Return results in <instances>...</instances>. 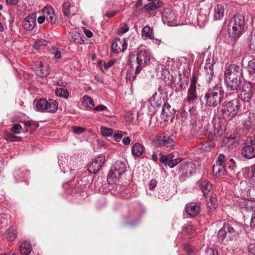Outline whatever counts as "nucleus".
I'll return each mask as SVG.
<instances>
[{
    "label": "nucleus",
    "mask_w": 255,
    "mask_h": 255,
    "mask_svg": "<svg viewBox=\"0 0 255 255\" xmlns=\"http://www.w3.org/2000/svg\"><path fill=\"white\" fill-rule=\"evenodd\" d=\"M217 60L213 54H210L206 59L204 71L208 83V92L205 95L206 104L210 107H216L221 102L224 91L222 87L214 82L216 77L214 76L213 66Z\"/></svg>",
    "instance_id": "f257e3e1"
},
{
    "label": "nucleus",
    "mask_w": 255,
    "mask_h": 255,
    "mask_svg": "<svg viewBox=\"0 0 255 255\" xmlns=\"http://www.w3.org/2000/svg\"><path fill=\"white\" fill-rule=\"evenodd\" d=\"M243 73L239 66L230 65L224 72V81L228 91L239 97L242 87Z\"/></svg>",
    "instance_id": "f03ea898"
},
{
    "label": "nucleus",
    "mask_w": 255,
    "mask_h": 255,
    "mask_svg": "<svg viewBox=\"0 0 255 255\" xmlns=\"http://www.w3.org/2000/svg\"><path fill=\"white\" fill-rule=\"evenodd\" d=\"M241 103L238 98H235L222 106L219 111V115L226 120H231L241 113Z\"/></svg>",
    "instance_id": "7ed1b4c3"
},
{
    "label": "nucleus",
    "mask_w": 255,
    "mask_h": 255,
    "mask_svg": "<svg viewBox=\"0 0 255 255\" xmlns=\"http://www.w3.org/2000/svg\"><path fill=\"white\" fill-rule=\"evenodd\" d=\"M245 25V19L243 15L236 14L232 17L228 24V34L232 38L239 37Z\"/></svg>",
    "instance_id": "20e7f679"
},
{
    "label": "nucleus",
    "mask_w": 255,
    "mask_h": 255,
    "mask_svg": "<svg viewBox=\"0 0 255 255\" xmlns=\"http://www.w3.org/2000/svg\"><path fill=\"white\" fill-rule=\"evenodd\" d=\"M227 161L226 156L224 154H220L218 157L216 164L213 166V175L216 178H219L224 175L229 170L234 172L236 168L235 164H229L227 163L228 167L226 166Z\"/></svg>",
    "instance_id": "39448f33"
},
{
    "label": "nucleus",
    "mask_w": 255,
    "mask_h": 255,
    "mask_svg": "<svg viewBox=\"0 0 255 255\" xmlns=\"http://www.w3.org/2000/svg\"><path fill=\"white\" fill-rule=\"evenodd\" d=\"M150 59L149 53L146 50L138 51L136 54V63L137 65L135 66V74L132 77L128 74V78L130 81H133L135 78L136 75L139 74L142 68L149 62Z\"/></svg>",
    "instance_id": "423d86ee"
},
{
    "label": "nucleus",
    "mask_w": 255,
    "mask_h": 255,
    "mask_svg": "<svg viewBox=\"0 0 255 255\" xmlns=\"http://www.w3.org/2000/svg\"><path fill=\"white\" fill-rule=\"evenodd\" d=\"M236 226V225H233L230 223H225L218 232V242L222 243L226 237L230 240L236 238L239 234V231L237 230Z\"/></svg>",
    "instance_id": "0eeeda50"
},
{
    "label": "nucleus",
    "mask_w": 255,
    "mask_h": 255,
    "mask_svg": "<svg viewBox=\"0 0 255 255\" xmlns=\"http://www.w3.org/2000/svg\"><path fill=\"white\" fill-rule=\"evenodd\" d=\"M126 170V162L121 160H117L107 176V180L110 182L111 180L113 182H116Z\"/></svg>",
    "instance_id": "6e6552de"
},
{
    "label": "nucleus",
    "mask_w": 255,
    "mask_h": 255,
    "mask_svg": "<svg viewBox=\"0 0 255 255\" xmlns=\"http://www.w3.org/2000/svg\"><path fill=\"white\" fill-rule=\"evenodd\" d=\"M255 138L250 137L248 138L244 142V147L242 150V156L247 159L255 157Z\"/></svg>",
    "instance_id": "1a4fd4ad"
},
{
    "label": "nucleus",
    "mask_w": 255,
    "mask_h": 255,
    "mask_svg": "<svg viewBox=\"0 0 255 255\" xmlns=\"http://www.w3.org/2000/svg\"><path fill=\"white\" fill-rule=\"evenodd\" d=\"M196 80L195 77L192 78L190 87L187 91V96L184 100V103H187L189 104H193L198 99L196 92Z\"/></svg>",
    "instance_id": "9d476101"
},
{
    "label": "nucleus",
    "mask_w": 255,
    "mask_h": 255,
    "mask_svg": "<svg viewBox=\"0 0 255 255\" xmlns=\"http://www.w3.org/2000/svg\"><path fill=\"white\" fill-rule=\"evenodd\" d=\"M105 161V156L100 155L94 158L88 167L89 171L94 174H96L103 166Z\"/></svg>",
    "instance_id": "9b49d317"
},
{
    "label": "nucleus",
    "mask_w": 255,
    "mask_h": 255,
    "mask_svg": "<svg viewBox=\"0 0 255 255\" xmlns=\"http://www.w3.org/2000/svg\"><path fill=\"white\" fill-rule=\"evenodd\" d=\"M253 84L248 82L246 83L243 87V90L241 94L242 100L244 102H250L252 99L253 90Z\"/></svg>",
    "instance_id": "f8f14e48"
},
{
    "label": "nucleus",
    "mask_w": 255,
    "mask_h": 255,
    "mask_svg": "<svg viewBox=\"0 0 255 255\" xmlns=\"http://www.w3.org/2000/svg\"><path fill=\"white\" fill-rule=\"evenodd\" d=\"M172 158L173 157L172 154L167 156L160 154L159 160L161 163L164 164L165 166H168L170 168H172L182 160V159L180 158L175 159H172Z\"/></svg>",
    "instance_id": "ddd939ff"
},
{
    "label": "nucleus",
    "mask_w": 255,
    "mask_h": 255,
    "mask_svg": "<svg viewBox=\"0 0 255 255\" xmlns=\"http://www.w3.org/2000/svg\"><path fill=\"white\" fill-rule=\"evenodd\" d=\"M127 42L125 38L121 39L120 38H116L112 42L111 46L112 50L115 53L124 52L127 49Z\"/></svg>",
    "instance_id": "4468645a"
},
{
    "label": "nucleus",
    "mask_w": 255,
    "mask_h": 255,
    "mask_svg": "<svg viewBox=\"0 0 255 255\" xmlns=\"http://www.w3.org/2000/svg\"><path fill=\"white\" fill-rule=\"evenodd\" d=\"M155 143L157 146H165L173 148L174 145L173 139L169 136L163 134L158 135L155 139Z\"/></svg>",
    "instance_id": "2eb2a0df"
},
{
    "label": "nucleus",
    "mask_w": 255,
    "mask_h": 255,
    "mask_svg": "<svg viewBox=\"0 0 255 255\" xmlns=\"http://www.w3.org/2000/svg\"><path fill=\"white\" fill-rule=\"evenodd\" d=\"M162 19L164 24L170 26H173L175 24V21L176 19V16L173 11L167 9L163 13Z\"/></svg>",
    "instance_id": "dca6fc26"
},
{
    "label": "nucleus",
    "mask_w": 255,
    "mask_h": 255,
    "mask_svg": "<svg viewBox=\"0 0 255 255\" xmlns=\"http://www.w3.org/2000/svg\"><path fill=\"white\" fill-rule=\"evenodd\" d=\"M210 12V8L208 6L201 8L197 18L198 24L200 26L203 25L208 21Z\"/></svg>",
    "instance_id": "f3484780"
},
{
    "label": "nucleus",
    "mask_w": 255,
    "mask_h": 255,
    "mask_svg": "<svg viewBox=\"0 0 255 255\" xmlns=\"http://www.w3.org/2000/svg\"><path fill=\"white\" fill-rule=\"evenodd\" d=\"M176 111L167 103H165L162 106L161 117L164 121H168L170 117L173 118Z\"/></svg>",
    "instance_id": "a211bd4d"
},
{
    "label": "nucleus",
    "mask_w": 255,
    "mask_h": 255,
    "mask_svg": "<svg viewBox=\"0 0 255 255\" xmlns=\"http://www.w3.org/2000/svg\"><path fill=\"white\" fill-rule=\"evenodd\" d=\"M36 25V16L35 14H30L26 17L22 21V26L26 31L33 29Z\"/></svg>",
    "instance_id": "6ab92c4d"
},
{
    "label": "nucleus",
    "mask_w": 255,
    "mask_h": 255,
    "mask_svg": "<svg viewBox=\"0 0 255 255\" xmlns=\"http://www.w3.org/2000/svg\"><path fill=\"white\" fill-rule=\"evenodd\" d=\"M195 164L192 162H183L181 165L180 172L185 176H191L195 172Z\"/></svg>",
    "instance_id": "aec40b11"
},
{
    "label": "nucleus",
    "mask_w": 255,
    "mask_h": 255,
    "mask_svg": "<svg viewBox=\"0 0 255 255\" xmlns=\"http://www.w3.org/2000/svg\"><path fill=\"white\" fill-rule=\"evenodd\" d=\"M201 208L197 203H191L186 206L185 211L188 215L191 217L197 216L200 212Z\"/></svg>",
    "instance_id": "412c9836"
},
{
    "label": "nucleus",
    "mask_w": 255,
    "mask_h": 255,
    "mask_svg": "<svg viewBox=\"0 0 255 255\" xmlns=\"http://www.w3.org/2000/svg\"><path fill=\"white\" fill-rule=\"evenodd\" d=\"M43 14L46 15V20L52 24H55L57 17L55 15L54 9L51 7H45L42 9Z\"/></svg>",
    "instance_id": "4be33fe9"
},
{
    "label": "nucleus",
    "mask_w": 255,
    "mask_h": 255,
    "mask_svg": "<svg viewBox=\"0 0 255 255\" xmlns=\"http://www.w3.org/2000/svg\"><path fill=\"white\" fill-rule=\"evenodd\" d=\"M131 154L135 157H141L145 152V147L143 144L139 142L134 143L131 148Z\"/></svg>",
    "instance_id": "5701e85b"
},
{
    "label": "nucleus",
    "mask_w": 255,
    "mask_h": 255,
    "mask_svg": "<svg viewBox=\"0 0 255 255\" xmlns=\"http://www.w3.org/2000/svg\"><path fill=\"white\" fill-rule=\"evenodd\" d=\"M36 74L40 77L46 76L49 73V69L47 64H44L41 62L39 64L35 70Z\"/></svg>",
    "instance_id": "b1692460"
},
{
    "label": "nucleus",
    "mask_w": 255,
    "mask_h": 255,
    "mask_svg": "<svg viewBox=\"0 0 255 255\" xmlns=\"http://www.w3.org/2000/svg\"><path fill=\"white\" fill-rule=\"evenodd\" d=\"M45 112L54 113L56 112L58 108V103L53 99H49L47 100V104H46Z\"/></svg>",
    "instance_id": "393cba45"
},
{
    "label": "nucleus",
    "mask_w": 255,
    "mask_h": 255,
    "mask_svg": "<svg viewBox=\"0 0 255 255\" xmlns=\"http://www.w3.org/2000/svg\"><path fill=\"white\" fill-rule=\"evenodd\" d=\"M67 36L71 40L78 43L83 44L85 42V40L83 37L81 36V34L78 32L74 31L69 32Z\"/></svg>",
    "instance_id": "a878e982"
},
{
    "label": "nucleus",
    "mask_w": 255,
    "mask_h": 255,
    "mask_svg": "<svg viewBox=\"0 0 255 255\" xmlns=\"http://www.w3.org/2000/svg\"><path fill=\"white\" fill-rule=\"evenodd\" d=\"M244 127L248 129L255 128V114L254 113H249L248 119L244 122Z\"/></svg>",
    "instance_id": "bb28decb"
},
{
    "label": "nucleus",
    "mask_w": 255,
    "mask_h": 255,
    "mask_svg": "<svg viewBox=\"0 0 255 255\" xmlns=\"http://www.w3.org/2000/svg\"><path fill=\"white\" fill-rule=\"evenodd\" d=\"M199 183L200 188L204 195L209 193L212 187L211 183L207 180H201L199 181Z\"/></svg>",
    "instance_id": "cd10ccee"
},
{
    "label": "nucleus",
    "mask_w": 255,
    "mask_h": 255,
    "mask_svg": "<svg viewBox=\"0 0 255 255\" xmlns=\"http://www.w3.org/2000/svg\"><path fill=\"white\" fill-rule=\"evenodd\" d=\"M214 19H220L224 15V7L222 4H217L214 8Z\"/></svg>",
    "instance_id": "c85d7f7f"
},
{
    "label": "nucleus",
    "mask_w": 255,
    "mask_h": 255,
    "mask_svg": "<svg viewBox=\"0 0 255 255\" xmlns=\"http://www.w3.org/2000/svg\"><path fill=\"white\" fill-rule=\"evenodd\" d=\"M19 250L22 255H28L32 251L31 245L29 242L23 241L21 244Z\"/></svg>",
    "instance_id": "c756f323"
},
{
    "label": "nucleus",
    "mask_w": 255,
    "mask_h": 255,
    "mask_svg": "<svg viewBox=\"0 0 255 255\" xmlns=\"http://www.w3.org/2000/svg\"><path fill=\"white\" fill-rule=\"evenodd\" d=\"M142 36L144 39H154L153 30L149 26H144L141 31Z\"/></svg>",
    "instance_id": "7c9ffc66"
},
{
    "label": "nucleus",
    "mask_w": 255,
    "mask_h": 255,
    "mask_svg": "<svg viewBox=\"0 0 255 255\" xmlns=\"http://www.w3.org/2000/svg\"><path fill=\"white\" fill-rule=\"evenodd\" d=\"M163 3L160 0H156L150 2L144 6V8L147 10H154L161 7Z\"/></svg>",
    "instance_id": "2f4dec72"
},
{
    "label": "nucleus",
    "mask_w": 255,
    "mask_h": 255,
    "mask_svg": "<svg viewBox=\"0 0 255 255\" xmlns=\"http://www.w3.org/2000/svg\"><path fill=\"white\" fill-rule=\"evenodd\" d=\"M29 174V171L27 170H20L14 173V177L18 182L19 179L27 178Z\"/></svg>",
    "instance_id": "473e14b6"
},
{
    "label": "nucleus",
    "mask_w": 255,
    "mask_h": 255,
    "mask_svg": "<svg viewBox=\"0 0 255 255\" xmlns=\"http://www.w3.org/2000/svg\"><path fill=\"white\" fill-rule=\"evenodd\" d=\"M47 104V100L41 98L39 99L35 105V109L37 111L45 112L46 104Z\"/></svg>",
    "instance_id": "72a5a7b5"
},
{
    "label": "nucleus",
    "mask_w": 255,
    "mask_h": 255,
    "mask_svg": "<svg viewBox=\"0 0 255 255\" xmlns=\"http://www.w3.org/2000/svg\"><path fill=\"white\" fill-rule=\"evenodd\" d=\"M207 207L211 211H214L217 206V199L215 195H212L207 202Z\"/></svg>",
    "instance_id": "f704fd0d"
},
{
    "label": "nucleus",
    "mask_w": 255,
    "mask_h": 255,
    "mask_svg": "<svg viewBox=\"0 0 255 255\" xmlns=\"http://www.w3.org/2000/svg\"><path fill=\"white\" fill-rule=\"evenodd\" d=\"M6 237L9 241H12L16 237V230L14 227H10L5 232Z\"/></svg>",
    "instance_id": "c9c22d12"
},
{
    "label": "nucleus",
    "mask_w": 255,
    "mask_h": 255,
    "mask_svg": "<svg viewBox=\"0 0 255 255\" xmlns=\"http://www.w3.org/2000/svg\"><path fill=\"white\" fill-rule=\"evenodd\" d=\"M56 95L61 98L67 99L69 96V93L67 89L63 88H57L55 91Z\"/></svg>",
    "instance_id": "e433bc0d"
},
{
    "label": "nucleus",
    "mask_w": 255,
    "mask_h": 255,
    "mask_svg": "<svg viewBox=\"0 0 255 255\" xmlns=\"http://www.w3.org/2000/svg\"><path fill=\"white\" fill-rule=\"evenodd\" d=\"M248 45L251 50H255V29L252 30L250 34Z\"/></svg>",
    "instance_id": "4c0bfd02"
},
{
    "label": "nucleus",
    "mask_w": 255,
    "mask_h": 255,
    "mask_svg": "<svg viewBox=\"0 0 255 255\" xmlns=\"http://www.w3.org/2000/svg\"><path fill=\"white\" fill-rule=\"evenodd\" d=\"M59 165H66L69 166L71 164V157L69 156H61L59 158Z\"/></svg>",
    "instance_id": "58836bf2"
},
{
    "label": "nucleus",
    "mask_w": 255,
    "mask_h": 255,
    "mask_svg": "<svg viewBox=\"0 0 255 255\" xmlns=\"http://www.w3.org/2000/svg\"><path fill=\"white\" fill-rule=\"evenodd\" d=\"M23 123L26 128V131H31L32 130L36 129L38 127L36 124L31 121H27Z\"/></svg>",
    "instance_id": "ea45409f"
},
{
    "label": "nucleus",
    "mask_w": 255,
    "mask_h": 255,
    "mask_svg": "<svg viewBox=\"0 0 255 255\" xmlns=\"http://www.w3.org/2000/svg\"><path fill=\"white\" fill-rule=\"evenodd\" d=\"M248 70L249 74L255 77V60H252L249 62L248 65Z\"/></svg>",
    "instance_id": "a19ab883"
},
{
    "label": "nucleus",
    "mask_w": 255,
    "mask_h": 255,
    "mask_svg": "<svg viewBox=\"0 0 255 255\" xmlns=\"http://www.w3.org/2000/svg\"><path fill=\"white\" fill-rule=\"evenodd\" d=\"M101 134L104 136H111L113 134V130L110 128L102 127L100 129Z\"/></svg>",
    "instance_id": "79ce46f5"
},
{
    "label": "nucleus",
    "mask_w": 255,
    "mask_h": 255,
    "mask_svg": "<svg viewBox=\"0 0 255 255\" xmlns=\"http://www.w3.org/2000/svg\"><path fill=\"white\" fill-rule=\"evenodd\" d=\"M71 3L69 2H65L63 4V12L65 16L69 17L70 15V9Z\"/></svg>",
    "instance_id": "37998d69"
},
{
    "label": "nucleus",
    "mask_w": 255,
    "mask_h": 255,
    "mask_svg": "<svg viewBox=\"0 0 255 255\" xmlns=\"http://www.w3.org/2000/svg\"><path fill=\"white\" fill-rule=\"evenodd\" d=\"M115 63V60H111L109 61L107 63H102V62L99 63L100 66H101V70L104 72L105 70H108L109 68L111 67Z\"/></svg>",
    "instance_id": "c03bdc74"
},
{
    "label": "nucleus",
    "mask_w": 255,
    "mask_h": 255,
    "mask_svg": "<svg viewBox=\"0 0 255 255\" xmlns=\"http://www.w3.org/2000/svg\"><path fill=\"white\" fill-rule=\"evenodd\" d=\"M83 103L86 105L87 106L89 107L90 108L93 107L94 103L92 99L89 96L85 95L83 97Z\"/></svg>",
    "instance_id": "a18cd8bd"
},
{
    "label": "nucleus",
    "mask_w": 255,
    "mask_h": 255,
    "mask_svg": "<svg viewBox=\"0 0 255 255\" xmlns=\"http://www.w3.org/2000/svg\"><path fill=\"white\" fill-rule=\"evenodd\" d=\"M22 129L21 126L19 124H14L11 128V131L14 134H19L20 133Z\"/></svg>",
    "instance_id": "49530a36"
},
{
    "label": "nucleus",
    "mask_w": 255,
    "mask_h": 255,
    "mask_svg": "<svg viewBox=\"0 0 255 255\" xmlns=\"http://www.w3.org/2000/svg\"><path fill=\"white\" fill-rule=\"evenodd\" d=\"M124 134H126V132L119 130L115 131L114 133H113V138L116 141H120Z\"/></svg>",
    "instance_id": "de8ad7c7"
},
{
    "label": "nucleus",
    "mask_w": 255,
    "mask_h": 255,
    "mask_svg": "<svg viewBox=\"0 0 255 255\" xmlns=\"http://www.w3.org/2000/svg\"><path fill=\"white\" fill-rule=\"evenodd\" d=\"M156 95V93H155L152 97L148 100V104H150V106L153 108L158 107L160 105V104L155 101Z\"/></svg>",
    "instance_id": "09e8293b"
},
{
    "label": "nucleus",
    "mask_w": 255,
    "mask_h": 255,
    "mask_svg": "<svg viewBox=\"0 0 255 255\" xmlns=\"http://www.w3.org/2000/svg\"><path fill=\"white\" fill-rule=\"evenodd\" d=\"M129 30V27L128 24L123 23L121 25L119 28L118 32L119 33L124 34L128 32Z\"/></svg>",
    "instance_id": "8fccbe9b"
},
{
    "label": "nucleus",
    "mask_w": 255,
    "mask_h": 255,
    "mask_svg": "<svg viewBox=\"0 0 255 255\" xmlns=\"http://www.w3.org/2000/svg\"><path fill=\"white\" fill-rule=\"evenodd\" d=\"M72 130L74 133L80 134L85 131V128L80 127L74 126L72 128Z\"/></svg>",
    "instance_id": "3c124183"
},
{
    "label": "nucleus",
    "mask_w": 255,
    "mask_h": 255,
    "mask_svg": "<svg viewBox=\"0 0 255 255\" xmlns=\"http://www.w3.org/2000/svg\"><path fill=\"white\" fill-rule=\"evenodd\" d=\"M204 255H218V252L216 250L212 248H207Z\"/></svg>",
    "instance_id": "603ef678"
},
{
    "label": "nucleus",
    "mask_w": 255,
    "mask_h": 255,
    "mask_svg": "<svg viewBox=\"0 0 255 255\" xmlns=\"http://www.w3.org/2000/svg\"><path fill=\"white\" fill-rule=\"evenodd\" d=\"M17 137L15 136L12 133H8L5 135V138L7 141H14L17 140Z\"/></svg>",
    "instance_id": "864d4df0"
},
{
    "label": "nucleus",
    "mask_w": 255,
    "mask_h": 255,
    "mask_svg": "<svg viewBox=\"0 0 255 255\" xmlns=\"http://www.w3.org/2000/svg\"><path fill=\"white\" fill-rule=\"evenodd\" d=\"M10 217L8 214H0V224L4 223V221H6Z\"/></svg>",
    "instance_id": "5fc2aeb1"
},
{
    "label": "nucleus",
    "mask_w": 255,
    "mask_h": 255,
    "mask_svg": "<svg viewBox=\"0 0 255 255\" xmlns=\"http://www.w3.org/2000/svg\"><path fill=\"white\" fill-rule=\"evenodd\" d=\"M253 204V202L252 201H245L244 205H245V208L247 210H251L252 209V205Z\"/></svg>",
    "instance_id": "6e6d98bb"
},
{
    "label": "nucleus",
    "mask_w": 255,
    "mask_h": 255,
    "mask_svg": "<svg viewBox=\"0 0 255 255\" xmlns=\"http://www.w3.org/2000/svg\"><path fill=\"white\" fill-rule=\"evenodd\" d=\"M157 185V181L155 180L152 179L149 183V188L150 190H153Z\"/></svg>",
    "instance_id": "4d7b16f0"
},
{
    "label": "nucleus",
    "mask_w": 255,
    "mask_h": 255,
    "mask_svg": "<svg viewBox=\"0 0 255 255\" xmlns=\"http://www.w3.org/2000/svg\"><path fill=\"white\" fill-rule=\"evenodd\" d=\"M214 146V144L211 142H208L205 144V148L204 150L209 151L211 150Z\"/></svg>",
    "instance_id": "13d9d810"
},
{
    "label": "nucleus",
    "mask_w": 255,
    "mask_h": 255,
    "mask_svg": "<svg viewBox=\"0 0 255 255\" xmlns=\"http://www.w3.org/2000/svg\"><path fill=\"white\" fill-rule=\"evenodd\" d=\"M249 251L253 255H255V244H250L249 245Z\"/></svg>",
    "instance_id": "bf43d9fd"
},
{
    "label": "nucleus",
    "mask_w": 255,
    "mask_h": 255,
    "mask_svg": "<svg viewBox=\"0 0 255 255\" xmlns=\"http://www.w3.org/2000/svg\"><path fill=\"white\" fill-rule=\"evenodd\" d=\"M251 226L252 227H255V210H254L252 213V216L251 220Z\"/></svg>",
    "instance_id": "052dcab7"
},
{
    "label": "nucleus",
    "mask_w": 255,
    "mask_h": 255,
    "mask_svg": "<svg viewBox=\"0 0 255 255\" xmlns=\"http://www.w3.org/2000/svg\"><path fill=\"white\" fill-rule=\"evenodd\" d=\"M106 109H107L106 106H105L103 105H99V106L96 107L94 109V110L95 111H103Z\"/></svg>",
    "instance_id": "680f3d73"
},
{
    "label": "nucleus",
    "mask_w": 255,
    "mask_h": 255,
    "mask_svg": "<svg viewBox=\"0 0 255 255\" xmlns=\"http://www.w3.org/2000/svg\"><path fill=\"white\" fill-rule=\"evenodd\" d=\"M130 141V138L128 136H127L123 138L122 141L124 145H128L129 144Z\"/></svg>",
    "instance_id": "e2e57ef3"
},
{
    "label": "nucleus",
    "mask_w": 255,
    "mask_h": 255,
    "mask_svg": "<svg viewBox=\"0 0 255 255\" xmlns=\"http://www.w3.org/2000/svg\"><path fill=\"white\" fill-rule=\"evenodd\" d=\"M46 19V15L43 14L42 16H39L37 18V21L39 24L43 23L44 21Z\"/></svg>",
    "instance_id": "0e129e2a"
},
{
    "label": "nucleus",
    "mask_w": 255,
    "mask_h": 255,
    "mask_svg": "<svg viewBox=\"0 0 255 255\" xmlns=\"http://www.w3.org/2000/svg\"><path fill=\"white\" fill-rule=\"evenodd\" d=\"M84 34L86 35V36L88 38H91L93 35V33L90 30H88L87 29H84Z\"/></svg>",
    "instance_id": "69168bd1"
},
{
    "label": "nucleus",
    "mask_w": 255,
    "mask_h": 255,
    "mask_svg": "<svg viewBox=\"0 0 255 255\" xmlns=\"http://www.w3.org/2000/svg\"><path fill=\"white\" fill-rule=\"evenodd\" d=\"M117 12L118 11H112L111 12H108L105 14V16H106L109 18H111L114 16L117 13Z\"/></svg>",
    "instance_id": "338daca9"
},
{
    "label": "nucleus",
    "mask_w": 255,
    "mask_h": 255,
    "mask_svg": "<svg viewBox=\"0 0 255 255\" xmlns=\"http://www.w3.org/2000/svg\"><path fill=\"white\" fill-rule=\"evenodd\" d=\"M36 44L38 45H45L46 44L47 41L44 39H40L36 41Z\"/></svg>",
    "instance_id": "774afa93"
}]
</instances>
